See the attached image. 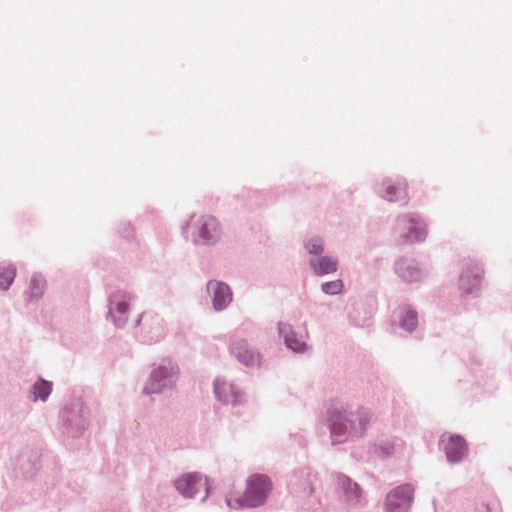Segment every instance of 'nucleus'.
Here are the masks:
<instances>
[{
    "label": "nucleus",
    "instance_id": "nucleus-7",
    "mask_svg": "<svg viewBox=\"0 0 512 512\" xmlns=\"http://www.w3.org/2000/svg\"><path fill=\"white\" fill-rule=\"evenodd\" d=\"M414 486L406 483L391 490L385 499L387 512H408L414 500Z\"/></svg>",
    "mask_w": 512,
    "mask_h": 512
},
{
    "label": "nucleus",
    "instance_id": "nucleus-20",
    "mask_svg": "<svg viewBox=\"0 0 512 512\" xmlns=\"http://www.w3.org/2000/svg\"><path fill=\"white\" fill-rule=\"evenodd\" d=\"M88 416V409L82 403L76 402L72 404L66 420L71 427L81 432L88 426Z\"/></svg>",
    "mask_w": 512,
    "mask_h": 512
},
{
    "label": "nucleus",
    "instance_id": "nucleus-8",
    "mask_svg": "<svg viewBox=\"0 0 512 512\" xmlns=\"http://www.w3.org/2000/svg\"><path fill=\"white\" fill-rule=\"evenodd\" d=\"M397 228L405 231L402 237L405 242H420L425 240L427 230L421 219L414 214H405L397 219Z\"/></svg>",
    "mask_w": 512,
    "mask_h": 512
},
{
    "label": "nucleus",
    "instance_id": "nucleus-5",
    "mask_svg": "<svg viewBox=\"0 0 512 512\" xmlns=\"http://www.w3.org/2000/svg\"><path fill=\"white\" fill-rule=\"evenodd\" d=\"M193 226V242L195 244L212 245L221 237L220 224L213 216H200L195 220Z\"/></svg>",
    "mask_w": 512,
    "mask_h": 512
},
{
    "label": "nucleus",
    "instance_id": "nucleus-16",
    "mask_svg": "<svg viewBox=\"0 0 512 512\" xmlns=\"http://www.w3.org/2000/svg\"><path fill=\"white\" fill-rule=\"evenodd\" d=\"M397 275L405 282H416L423 278L424 271L417 262L411 259H400L395 264Z\"/></svg>",
    "mask_w": 512,
    "mask_h": 512
},
{
    "label": "nucleus",
    "instance_id": "nucleus-12",
    "mask_svg": "<svg viewBox=\"0 0 512 512\" xmlns=\"http://www.w3.org/2000/svg\"><path fill=\"white\" fill-rule=\"evenodd\" d=\"M143 321L142 330L148 342H158L166 335L164 320L157 314L144 313L136 320V326Z\"/></svg>",
    "mask_w": 512,
    "mask_h": 512
},
{
    "label": "nucleus",
    "instance_id": "nucleus-24",
    "mask_svg": "<svg viewBox=\"0 0 512 512\" xmlns=\"http://www.w3.org/2000/svg\"><path fill=\"white\" fill-rule=\"evenodd\" d=\"M304 247L310 257H319L324 253V240L320 237H312L304 242Z\"/></svg>",
    "mask_w": 512,
    "mask_h": 512
},
{
    "label": "nucleus",
    "instance_id": "nucleus-19",
    "mask_svg": "<svg viewBox=\"0 0 512 512\" xmlns=\"http://www.w3.org/2000/svg\"><path fill=\"white\" fill-rule=\"evenodd\" d=\"M482 270L478 266L465 269L459 279V288L464 293H473L481 283Z\"/></svg>",
    "mask_w": 512,
    "mask_h": 512
},
{
    "label": "nucleus",
    "instance_id": "nucleus-15",
    "mask_svg": "<svg viewBox=\"0 0 512 512\" xmlns=\"http://www.w3.org/2000/svg\"><path fill=\"white\" fill-rule=\"evenodd\" d=\"M336 479L338 492L345 502L351 505L360 504L362 502V491L357 483L352 482V480L345 475H338Z\"/></svg>",
    "mask_w": 512,
    "mask_h": 512
},
{
    "label": "nucleus",
    "instance_id": "nucleus-4",
    "mask_svg": "<svg viewBox=\"0 0 512 512\" xmlns=\"http://www.w3.org/2000/svg\"><path fill=\"white\" fill-rule=\"evenodd\" d=\"M176 491L187 499L194 498L201 491L204 492L202 501H205L210 494L208 478L198 472L184 473L173 481Z\"/></svg>",
    "mask_w": 512,
    "mask_h": 512
},
{
    "label": "nucleus",
    "instance_id": "nucleus-27",
    "mask_svg": "<svg viewBox=\"0 0 512 512\" xmlns=\"http://www.w3.org/2000/svg\"><path fill=\"white\" fill-rule=\"evenodd\" d=\"M226 502H227V505H228V506L233 507V505H232V503H231V500H230V499H227V500H226Z\"/></svg>",
    "mask_w": 512,
    "mask_h": 512
},
{
    "label": "nucleus",
    "instance_id": "nucleus-25",
    "mask_svg": "<svg viewBox=\"0 0 512 512\" xmlns=\"http://www.w3.org/2000/svg\"><path fill=\"white\" fill-rule=\"evenodd\" d=\"M16 268L12 265L0 268V287L7 290L14 281Z\"/></svg>",
    "mask_w": 512,
    "mask_h": 512
},
{
    "label": "nucleus",
    "instance_id": "nucleus-2",
    "mask_svg": "<svg viewBox=\"0 0 512 512\" xmlns=\"http://www.w3.org/2000/svg\"><path fill=\"white\" fill-rule=\"evenodd\" d=\"M179 377L178 366L168 360L153 364L142 389V394H162L175 388Z\"/></svg>",
    "mask_w": 512,
    "mask_h": 512
},
{
    "label": "nucleus",
    "instance_id": "nucleus-1",
    "mask_svg": "<svg viewBox=\"0 0 512 512\" xmlns=\"http://www.w3.org/2000/svg\"><path fill=\"white\" fill-rule=\"evenodd\" d=\"M368 423V413L362 408L354 411L334 412L330 418L333 442L342 443L348 439L362 436Z\"/></svg>",
    "mask_w": 512,
    "mask_h": 512
},
{
    "label": "nucleus",
    "instance_id": "nucleus-11",
    "mask_svg": "<svg viewBox=\"0 0 512 512\" xmlns=\"http://www.w3.org/2000/svg\"><path fill=\"white\" fill-rule=\"evenodd\" d=\"M377 192L389 202H398L402 205L408 202L407 183L404 179L385 178Z\"/></svg>",
    "mask_w": 512,
    "mask_h": 512
},
{
    "label": "nucleus",
    "instance_id": "nucleus-18",
    "mask_svg": "<svg viewBox=\"0 0 512 512\" xmlns=\"http://www.w3.org/2000/svg\"><path fill=\"white\" fill-rule=\"evenodd\" d=\"M309 266L313 273L317 276L333 274L338 270V260L329 255H321L319 257H310Z\"/></svg>",
    "mask_w": 512,
    "mask_h": 512
},
{
    "label": "nucleus",
    "instance_id": "nucleus-13",
    "mask_svg": "<svg viewBox=\"0 0 512 512\" xmlns=\"http://www.w3.org/2000/svg\"><path fill=\"white\" fill-rule=\"evenodd\" d=\"M206 287L215 311H223L231 304L233 293L228 284L222 281L210 280Z\"/></svg>",
    "mask_w": 512,
    "mask_h": 512
},
{
    "label": "nucleus",
    "instance_id": "nucleus-10",
    "mask_svg": "<svg viewBox=\"0 0 512 512\" xmlns=\"http://www.w3.org/2000/svg\"><path fill=\"white\" fill-rule=\"evenodd\" d=\"M230 353L239 363L247 367H258L262 363L261 353L252 347L245 339H236L231 342Z\"/></svg>",
    "mask_w": 512,
    "mask_h": 512
},
{
    "label": "nucleus",
    "instance_id": "nucleus-17",
    "mask_svg": "<svg viewBox=\"0 0 512 512\" xmlns=\"http://www.w3.org/2000/svg\"><path fill=\"white\" fill-rule=\"evenodd\" d=\"M277 329L279 335L283 338L285 346L295 352L304 353L308 349V345L299 339L289 323L278 322Z\"/></svg>",
    "mask_w": 512,
    "mask_h": 512
},
{
    "label": "nucleus",
    "instance_id": "nucleus-26",
    "mask_svg": "<svg viewBox=\"0 0 512 512\" xmlns=\"http://www.w3.org/2000/svg\"><path fill=\"white\" fill-rule=\"evenodd\" d=\"M343 282L340 279L328 281L321 285V290L327 295H338L343 291Z\"/></svg>",
    "mask_w": 512,
    "mask_h": 512
},
{
    "label": "nucleus",
    "instance_id": "nucleus-14",
    "mask_svg": "<svg viewBox=\"0 0 512 512\" xmlns=\"http://www.w3.org/2000/svg\"><path fill=\"white\" fill-rule=\"evenodd\" d=\"M440 444L450 463L461 462L468 454L466 441L459 435H450L447 438L441 437Z\"/></svg>",
    "mask_w": 512,
    "mask_h": 512
},
{
    "label": "nucleus",
    "instance_id": "nucleus-21",
    "mask_svg": "<svg viewBox=\"0 0 512 512\" xmlns=\"http://www.w3.org/2000/svg\"><path fill=\"white\" fill-rule=\"evenodd\" d=\"M394 322L404 331L411 332L418 325V314L411 307L403 306L395 311Z\"/></svg>",
    "mask_w": 512,
    "mask_h": 512
},
{
    "label": "nucleus",
    "instance_id": "nucleus-6",
    "mask_svg": "<svg viewBox=\"0 0 512 512\" xmlns=\"http://www.w3.org/2000/svg\"><path fill=\"white\" fill-rule=\"evenodd\" d=\"M132 296L128 292L117 290L108 298V317L117 328H123L128 321V311Z\"/></svg>",
    "mask_w": 512,
    "mask_h": 512
},
{
    "label": "nucleus",
    "instance_id": "nucleus-23",
    "mask_svg": "<svg viewBox=\"0 0 512 512\" xmlns=\"http://www.w3.org/2000/svg\"><path fill=\"white\" fill-rule=\"evenodd\" d=\"M52 392V383L42 378L38 379L29 391V398L32 402H45Z\"/></svg>",
    "mask_w": 512,
    "mask_h": 512
},
{
    "label": "nucleus",
    "instance_id": "nucleus-9",
    "mask_svg": "<svg viewBox=\"0 0 512 512\" xmlns=\"http://www.w3.org/2000/svg\"><path fill=\"white\" fill-rule=\"evenodd\" d=\"M213 386L217 400L225 405L239 406L246 401L244 392L224 378H216Z\"/></svg>",
    "mask_w": 512,
    "mask_h": 512
},
{
    "label": "nucleus",
    "instance_id": "nucleus-22",
    "mask_svg": "<svg viewBox=\"0 0 512 512\" xmlns=\"http://www.w3.org/2000/svg\"><path fill=\"white\" fill-rule=\"evenodd\" d=\"M47 288L45 278L40 274H34L29 282L26 296L29 301H36L43 297Z\"/></svg>",
    "mask_w": 512,
    "mask_h": 512
},
{
    "label": "nucleus",
    "instance_id": "nucleus-3",
    "mask_svg": "<svg viewBox=\"0 0 512 512\" xmlns=\"http://www.w3.org/2000/svg\"><path fill=\"white\" fill-rule=\"evenodd\" d=\"M272 490V483L267 475L254 474L246 481V489L242 498L236 499L239 506L258 507L265 503Z\"/></svg>",
    "mask_w": 512,
    "mask_h": 512
}]
</instances>
